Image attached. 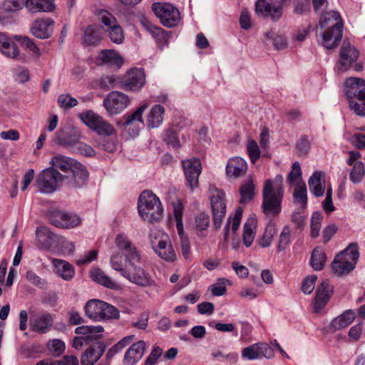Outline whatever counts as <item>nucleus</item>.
I'll return each mask as SVG.
<instances>
[{
    "mask_svg": "<svg viewBox=\"0 0 365 365\" xmlns=\"http://www.w3.org/2000/svg\"><path fill=\"white\" fill-rule=\"evenodd\" d=\"M51 168L60 170L64 185L71 187L83 186L88 178L86 168L76 160L63 155H56L51 160Z\"/></svg>",
    "mask_w": 365,
    "mask_h": 365,
    "instance_id": "obj_1",
    "label": "nucleus"
},
{
    "mask_svg": "<svg viewBox=\"0 0 365 365\" xmlns=\"http://www.w3.org/2000/svg\"><path fill=\"white\" fill-rule=\"evenodd\" d=\"M282 181V175H277L274 181L269 179L264 182L262 208L267 216H277L282 210L281 205L284 196Z\"/></svg>",
    "mask_w": 365,
    "mask_h": 365,
    "instance_id": "obj_2",
    "label": "nucleus"
},
{
    "mask_svg": "<svg viewBox=\"0 0 365 365\" xmlns=\"http://www.w3.org/2000/svg\"><path fill=\"white\" fill-rule=\"evenodd\" d=\"M336 21L330 29L326 31L322 35V43L327 49L336 47L342 38L343 23L338 11H330L321 15L319 25L321 29L325 28L329 24Z\"/></svg>",
    "mask_w": 365,
    "mask_h": 365,
    "instance_id": "obj_3",
    "label": "nucleus"
},
{
    "mask_svg": "<svg viewBox=\"0 0 365 365\" xmlns=\"http://www.w3.org/2000/svg\"><path fill=\"white\" fill-rule=\"evenodd\" d=\"M138 210L141 218L150 223L158 221L163 212L160 199L149 190H144L139 196Z\"/></svg>",
    "mask_w": 365,
    "mask_h": 365,
    "instance_id": "obj_4",
    "label": "nucleus"
},
{
    "mask_svg": "<svg viewBox=\"0 0 365 365\" xmlns=\"http://www.w3.org/2000/svg\"><path fill=\"white\" fill-rule=\"evenodd\" d=\"M84 310L86 315L91 319L100 322L110 319H118L120 316L119 311L114 306L99 299L88 300Z\"/></svg>",
    "mask_w": 365,
    "mask_h": 365,
    "instance_id": "obj_5",
    "label": "nucleus"
},
{
    "mask_svg": "<svg viewBox=\"0 0 365 365\" xmlns=\"http://www.w3.org/2000/svg\"><path fill=\"white\" fill-rule=\"evenodd\" d=\"M152 248L163 259L173 262L176 255L168 235L158 230H152L149 234Z\"/></svg>",
    "mask_w": 365,
    "mask_h": 365,
    "instance_id": "obj_6",
    "label": "nucleus"
},
{
    "mask_svg": "<svg viewBox=\"0 0 365 365\" xmlns=\"http://www.w3.org/2000/svg\"><path fill=\"white\" fill-rule=\"evenodd\" d=\"M36 185L40 192L52 193L59 186L64 185V180L61 178V173L54 168H48L38 174Z\"/></svg>",
    "mask_w": 365,
    "mask_h": 365,
    "instance_id": "obj_7",
    "label": "nucleus"
},
{
    "mask_svg": "<svg viewBox=\"0 0 365 365\" xmlns=\"http://www.w3.org/2000/svg\"><path fill=\"white\" fill-rule=\"evenodd\" d=\"M152 9L161 24L168 28L177 26L180 21L179 10L170 4L154 3Z\"/></svg>",
    "mask_w": 365,
    "mask_h": 365,
    "instance_id": "obj_8",
    "label": "nucleus"
},
{
    "mask_svg": "<svg viewBox=\"0 0 365 365\" xmlns=\"http://www.w3.org/2000/svg\"><path fill=\"white\" fill-rule=\"evenodd\" d=\"M214 191L210 198V203L213 225L216 230H218L221 227L226 214L225 194L222 190L217 188H215Z\"/></svg>",
    "mask_w": 365,
    "mask_h": 365,
    "instance_id": "obj_9",
    "label": "nucleus"
},
{
    "mask_svg": "<svg viewBox=\"0 0 365 365\" xmlns=\"http://www.w3.org/2000/svg\"><path fill=\"white\" fill-rule=\"evenodd\" d=\"M130 103L127 95L119 91L110 92L103 100V106L111 115L118 114L125 109Z\"/></svg>",
    "mask_w": 365,
    "mask_h": 365,
    "instance_id": "obj_10",
    "label": "nucleus"
},
{
    "mask_svg": "<svg viewBox=\"0 0 365 365\" xmlns=\"http://www.w3.org/2000/svg\"><path fill=\"white\" fill-rule=\"evenodd\" d=\"M184 174L187 186L193 190L199 184V176L202 171V165L199 158H192L182 160Z\"/></svg>",
    "mask_w": 365,
    "mask_h": 365,
    "instance_id": "obj_11",
    "label": "nucleus"
},
{
    "mask_svg": "<svg viewBox=\"0 0 365 365\" xmlns=\"http://www.w3.org/2000/svg\"><path fill=\"white\" fill-rule=\"evenodd\" d=\"M145 83V76L142 68H131L123 77L122 88L125 91H138Z\"/></svg>",
    "mask_w": 365,
    "mask_h": 365,
    "instance_id": "obj_12",
    "label": "nucleus"
},
{
    "mask_svg": "<svg viewBox=\"0 0 365 365\" xmlns=\"http://www.w3.org/2000/svg\"><path fill=\"white\" fill-rule=\"evenodd\" d=\"M55 21L51 18H38L30 26V32L39 39L49 38L53 34Z\"/></svg>",
    "mask_w": 365,
    "mask_h": 365,
    "instance_id": "obj_13",
    "label": "nucleus"
},
{
    "mask_svg": "<svg viewBox=\"0 0 365 365\" xmlns=\"http://www.w3.org/2000/svg\"><path fill=\"white\" fill-rule=\"evenodd\" d=\"M359 57V51L349 42L344 41L340 50L339 60L336 65L340 72L347 71Z\"/></svg>",
    "mask_w": 365,
    "mask_h": 365,
    "instance_id": "obj_14",
    "label": "nucleus"
},
{
    "mask_svg": "<svg viewBox=\"0 0 365 365\" xmlns=\"http://www.w3.org/2000/svg\"><path fill=\"white\" fill-rule=\"evenodd\" d=\"M174 216L176 221V227L180 238L181 252L185 259H188L190 253L189 238L185 235L182 224V206L178 204L174 207Z\"/></svg>",
    "mask_w": 365,
    "mask_h": 365,
    "instance_id": "obj_15",
    "label": "nucleus"
},
{
    "mask_svg": "<svg viewBox=\"0 0 365 365\" xmlns=\"http://www.w3.org/2000/svg\"><path fill=\"white\" fill-rule=\"evenodd\" d=\"M115 242L117 247L125 252L130 265H133L135 262H140L141 257L137 248L125 235L118 234Z\"/></svg>",
    "mask_w": 365,
    "mask_h": 365,
    "instance_id": "obj_16",
    "label": "nucleus"
},
{
    "mask_svg": "<svg viewBox=\"0 0 365 365\" xmlns=\"http://www.w3.org/2000/svg\"><path fill=\"white\" fill-rule=\"evenodd\" d=\"M255 12L264 18H269L272 21H277L282 16V5L273 6L267 0H257L255 3Z\"/></svg>",
    "mask_w": 365,
    "mask_h": 365,
    "instance_id": "obj_17",
    "label": "nucleus"
},
{
    "mask_svg": "<svg viewBox=\"0 0 365 365\" xmlns=\"http://www.w3.org/2000/svg\"><path fill=\"white\" fill-rule=\"evenodd\" d=\"M53 323V317L50 313L38 314L30 319L29 325L31 331L39 334L47 333Z\"/></svg>",
    "mask_w": 365,
    "mask_h": 365,
    "instance_id": "obj_18",
    "label": "nucleus"
},
{
    "mask_svg": "<svg viewBox=\"0 0 365 365\" xmlns=\"http://www.w3.org/2000/svg\"><path fill=\"white\" fill-rule=\"evenodd\" d=\"M333 286L329 283L328 280H324L317 287L314 304L315 312L325 307L333 294Z\"/></svg>",
    "mask_w": 365,
    "mask_h": 365,
    "instance_id": "obj_19",
    "label": "nucleus"
},
{
    "mask_svg": "<svg viewBox=\"0 0 365 365\" xmlns=\"http://www.w3.org/2000/svg\"><path fill=\"white\" fill-rule=\"evenodd\" d=\"M347 98L365 96V80L361 78H347L344 83Z\"/></svg>",
    "mask_w": 365,
    "mask_h": 365,
    "instance_id": "obj_20",
    "label": "nucleus"
},
{
    "mask_svg": "<svg viewBox=\"0 0 365 365\" xmlns=\"http://www.w3.org/2000/svg\"><path fill=\"white\" fill-rule=\"evenodd\" d=\"M105 351L106 346L103 342H98L90 346L81 356V365H93L100 359Z\"/></svg>",
    "mask_w": 365,
    "mask_h": 365,
    "instance_id": "obj_21",
    "label": "nucleus"
},
{
    "mask_svg": "<svg viewBox=\"0 0 365 365\" xmlns=\"http://www.w3.org/2000/svg\"><path fill=\"white\" fill-rule=\"evenodd\" d=\"M24 6L31 14L53 12L56 9L54 0H24Z\"/></svg>",
    "mask_w": 365,
    "mask_h": 365,
    "instance_id": "obj_22",
    "label": "nucleus"
},
{
    "mask_svg": "<svg viewBox=\"0 0 365 365\" xmlns=\"http://www.w3.org/2000/svg\"><path fill=\"white\" fill-rule=\"evenodd\" d=\"M247 170L246 161L240 157H235L229 160L226 167V173L229 177L237 178L244 175Z\"/></svg>",
    "mask_w": 365,
    "mask_h": 365,
    "instance_id": "obj_23",
    "label": "nucleus"
},
{
    "mask_svg": "<svg viewBox=\"0 0 365 365\" xmlns=\"http://www.w3.org/2000/svg\"><path fill=\"white\" fill-rule=\"evenodd\" d=\"M145 349L144 341L134 343L125 352L124 363L126 365H134L143 357Z\"/></svg>",
    "mask_w": 365,
    "mask_h": 365,
    "instance_id": "obj_24",
    "label": "nucleus"
},
{
    "mask_svg": "<svg viewBox=\"0 0 365 365\" xmlns=\"http://www.w3.org/2000/svg\"><path fill=\"white\" fill-rule=\"evenodd\" d=\"M133 271H127L123 276L129 281L141 287H146L151 284V279L149 274L141 267L132 265Z\"/></svg>",
    "mask_w": 365,
    "mask_h": 365,
    "instance_id": "obj_25",
    "label": "nucleus"
},
{
    "mask_svg": "<svg viewBox=\"0 0 365 365\" xmlns=\"http://www.w3.org/2000/svg\"><path fill=\"white\" fill-rule=\"evenodd\" d=\"M333 272L338 275L341 276L348 274L353 270L355 267L354 263L350 262L346 257L344 253H339L334 257L331 264Z\"/></svg>",
    "mask_w": 365,
    "mask_h": 365,
    "instance_id": "obj_26",
    "label": "nucleus"
},
{
    "mask_svg": "<svg viewBox=\"0 0 365 365\" xmlns=\"http://www.w3.org/2000/svg\"><path fill=\"white\" fill-rule=\"evenodd\" d=\"M355 318L356 314L353 310H346L331 322L329 329L333 332L343 329L351 324Z\"/></svg>",
    "mask_w": 365,
    "mask_h": 365,
    "instance_id": "obj_27",
    "label": "nucleus"
},
{
    "mask_svg": "<svg viewBox=\"0 0 365 365\" xmlns=\"http://www.w3.org/2000/svg\"><path fill=\"white\" fill-rule=\"evenodd\" d=\"M310 192L317 197H322L325 191V180L322 172L316 171L308 180Z\"/></svg>",
    "mask_w": 365,
    "mask_h": 365,
    "instance_id": "obj_28",
    "label": "nucleus"
},
{
    "mask_svg": "<svg viewBox=\"0 0 365 365\" xmlns=\"http://www.w3.org/2000/svg\"><path fill=\"white\" fill-rule=\"evenodd\" d=\"M0 51L6 56L15 58L19 51L17 45L4 33L0 32Z\"/></svg>",
    "mask_w": 365,
    "mask_h": 365,
    "instance_id": "obj_29",
    "label": "nucleus"
},
{
    "mask_svg": "<svg viewBox=\"0 0 365 365\" xmlns=\"http://www.w3.org/2000/svg\"><path fill=\"white\" fill-rule=\"evenodd\" d=\"M165 114V108L161 105H155L149 111L147 115V125L150 128L159 127L163 121Z\"/></svg>",
    "mask_w": 365,
    "mask_h": 365,
    "instance_id": "obj_30",
    "label": "nucleus"
},
{
    "mask_svg": "<svg viewBox=\"0 0 365 365\" xmlns=\"http://www.w3.org/2000/svg\"><path fill=\"white\" fill-rule=\"evenodd\" d=\"M53 265L56 269V273L62 279L66 281L71 280L75 274L74 268L72 264L63 259H53Z\"/></svg>",
    "mask_w": 365,
    "mask_h": 365,
    "instance_id": "obj_31",
    "label": "nucleus"
},
{
    "mask_svg": "<svg viewBox=\"0 0 365 365\" xmlns=\"http://www.w3.org/2000/svg\"><path fill=\"white\" fill-rule=\"evenodd\" d=\"M92 279L97 283L112 289H116L118 287V284L113 281L99 268L93 269L91 272Z\"/></svg>",
    "mask_w": 365,
    "mask_h": 365,
    "instance_id": "obj_32",
    "label": "nucleus"
},
{
    "mask_svg": "<svg viewBox=\"0 0 365 365\" xmlns=\"http://www.w3.org/2000/svg\"><path fill=\"white\" fill-rule=\"evenodd\" d=\"M140 23L143 28L148 31L153 37L158 41L167 40L169 37V32L164 31L160 27L154 26L148 19L142 17Z\"/></svg>",
    "mask_w": 365,
    "mask_h": 365,
    "instance_id": "obj_33",
    "label": "nucleus"
},
{
    "mask_svg": "<svg viewBox=\"0 0 365 365\" xmlns=\"http://www.w3.org/2000/svg\"><path fill=\"white\" fill-rule=\"evenodd\" d=\"M78 116L82 122L93 131H96V127L97 128L103 119L101 115L91 110L83 112Z\"/></svg>",
    "mask_w": 365,
    "mask_h": 365,
    "instance_id": "obj_34",
    "label": "nucleus"
},
{
    "mask_svg": "<svg viewBox=\"0 0 365 365\" xmlns=\"http://www.w3.org/2000/svg\"><path fill=\"white\" fill-rule=\"evenodd\" d=\"M78 116L82 122L93 131H96V127L97 128L103 119L101 115L91 110L83 112Z\"/></svg>",
    "mask_w": 365,
    "mask_h": 365,
    "instance_id": "obj_35",
    "label": "nucleus"
},
{
    "mask_svg": "<svg viewBox=\"0 0 365 365\" xmlns=\"http://www.w3.org/2000/svg\"><path fill=\"white\" fill-rule=\"evenodd\" d=\"M24 6V0H4L0 6V20L6 14L19 11Z\"/></svg>",
    "mask_w": 365,
    "mask_h": 365,
    "instance_id": "obj_36",
    "label": "nucleus"
},
{
    "mask_svg": "<svg viewBox=\"0 0 365 365\" xmlns=\"http://www.w3.org/2000/svg\"><path fill=\"white\" fill-rule=\"evenodd\" d=\"M36 235L38 242L43 248L50 247L55 238L54 234L46 227H38Z\"/></svg>",
    "mask_w": 365,
    "mask_h": 365,
    "instance_id": "obj_37",
    "label": "nucleus"
},
{
    "mask_svg": "<svg viewBox=\"0 0 365 365\" xmlns=\"http://www.w3.org/2000/svg\"><path fill=\"white\" fill-rule=\"evenodd\" d=\"M240 203L245 204L251 201L255 195V186L251 179L243 182L240 188Z\"/></svg>",
    "mask_w": 365,
    "mask_h": 365,
    "instance_id": "obj_38",
    "label": "nucleus"
},
{
    "mask_svg": "<svg viewBox=\"0 0 365 365\" xmlns=\"http://www.w3.org/2000/svg\"><path fill=\"white\" fill-rule=\"evenodd\" d=\"M148 107V103L144 102L135 112L131 114L125 115L123 118V120L119 121L118 124L122 125L123 127L132 124L134 121L143 122V113Z\"/></svg>",
    "mask_w": 365,
    "mask_h": 365,
    "instance_id": "obj_39",
    "label": "nucleus"
},
{
    "mask_svg": "<svg viewBox=\"0 0 365 365\" xmlns=\"http://www.w3.org/2000/svg\"><path fill=\"white\" fill-rule=\"evenodd\" d=\"M99 59L104 63L120 66L123 63V59L114 50H103L99 55Z\"/></svg>",
    "mask_w": 365,
    "mask_h": 365,
    "instance_id": "obj_40",
    "label": "nucleus"
},
{
    "mask_svg": "<svg viewBox=\"0 0 365 365\" xmlns=\"http://www.w3.org/2000/svg\"><path fill=\"white\" fill-rule=\"evenodd\" d=\"M327 260L326 254L322 251V248L317 247L314 249L312 253L310 264L314 269L322 270Z\"/></svg>",
    "mask_w": 365,
    "mask_h": 365,
    "instance_id": "obj_41",
    "label": "nucleus"
},
{
    "mask_svg": "<svg viewBox=\"0 0 365 365\" xmlns=\"http://www.w3.org/2000/svg\"><path fill=\"white\" fill-rule=\"evenodd\" d=\"M127 262H129L127 256L119 252L112 255L110 260L112 268L119 272L122 276H124L127 272L124 268Z\"/></svg>",
    "mask_w": 365,
    "mask_h": 365,
    "instance_id": "obj_42",
    "label": "nucleus"
},
{
    "mask_svg": "<svg viewBox=\"0 0 365 365\" xmlns=\"http://www.w3.org/2000/svg\"><path fill=\"white\" fill-rule=\"evenodd\" d=\"M276 234V225L272 220H270L265 228L264 234L259 240V245L262 247H269L271 245L273 237Z\"/></svg>",
    "mask_w": 365,
    "mask_h": 365,
    "instance_id": "obj_43",
    "label": "nucleus"
},
{
    "mask_svg": "<svg viewBox=\"0 0 365 365\" xmlns=\"http://www.w3.org/2000/svg\"><path fill=\"white\" fill-rule=\"evenodd\" d=\"M365 176V168L363 162H356L349 173V179L354 184L360 183Z\"/></svg>",
    "mask_w": 365,
    "mask_h": 365,
    "instance_id": "obj_44",
    "label": "nucleus"
},
{
    "mask_svg": "<svg viewBox=\"0 0 365 365\" xmlns=\"http://www.w3.org/2000/svg\"><path fill=\"white\" fill-rule=\"evenodd\" d=\"M97 16H98L99 20L103 24V29H108L110 27H113L117 24H118L117 19L109 11L101 9L97 11Z\"/></svg>",
    "mask_w": 365,
    "mask_h": 365,
    "instance_id": "obj_45",
    "label": "nucleus"
},
{
    "mask_svg": "<svg viewBox=\"0 0 365 365\" xmlns=\"http://www.w3.org/2000/svg\"><path fill=\"white\" fill-rule=\"evenodd\" d=\"M79 361L74 355H65L60 360L56 361H41L36 365H78Z\"/></svg>",
    "mask_w": 365,
    "mask_h": 365,
    "instance_id": "obj_46",
    "label": "nucleus"
},
{
    "mask_svg": "<svg viewBox=\"0 0 365 365\" xmlns=\"http://www.w3.org/2000/svg\"><path fill=\"white\" fill-rule=\"evenodd\" d=\"M109 36L110 41L116 44H121L125 38L123 31L119 24H117L104 31Z\"/></svg>",
    "mask_w": 365,
    "mask_h": 365,
    "instance_id": "obj_47",
    "label": "nucleus"
},
{
    "mask_svg": "<svg viewBox=\"0 0 365 365\" xmlns=\"http://www.w3.org/2000/svg\"><path fill=\"white\" fill-rule=\"evenodd\" d=\"M294 202L302 205V208L307 204V187L304 183L297 184L293 194Z\"/></svg>",
    "mask_w": 365,
    "mask_h": 365,
    "instance_id": "obj_48",
    "label": "nucleus"
},
{
    "mask_svg": "<svg viewBox=\"0 0 365 365\" xmlns=\"http://www.w3.org/2000/svg\"><path fill=\"white\" fill-rule=\"evenodd\" d=\"M347 99L351 110L358 115L365 116V96Z\"/></svg>",
    "mask_w": 365,
    "mask_h": 365,
    "instance_id": "obj_49",
    "label": "nucleus"
},
{
    "mask_svg": "<svg viewBox=\"0 0 365 365\" xmlns=\"http://www.w3.org/2000/svg\"><path fill=\"white\" fill-rule=\"evenodd\" d=\"M83 40L88 45H96L101 41L98 30L93 26H88L85 31Z\"/></svg>",
    "mask_w": 365,
    "mask_h": 365,
    "instance_id": "obj_50",
    "label": "nucleus"
},
{
    "mask_svg": "<svg viewBox=\"0 0 365 365\" xmlns=\"http://www.w3.org/2000/svg\"><path fill=\"white\" fill-rule=\"evenodd\" d=\"M291 228L289 225L283 227L279 237L277 250L282 252L289 245L291 242Z\"/></svg>",
    "mask_w": 365,
    "mask_h": 365,
    "instance_id": "obj_51",
    "label": "nucleus"
},
{
    "mask_svg": "<svg viewBox=\"0 0 365 365\" xmlns=\"http://www.w3.org/2000/svg\"><path fill=\"white\" fill-rule=\"evenodd\" d=\"M58 106L64 110H69L78 103V100L68 93L61 94L58 97Z\"/></svg>",
    "mask_w": 365,
    "mask_h": 365,
    "instance_id": "obj_52",
    "label": "nucleus"
},
{
    "mask_svg": "<svg viewBox=\"0 0 365 365\" xmlns=\"http://www.w3.org/2000/svg\"><path fill=\"white\" fill-rule=\"evenodd\" d=\"M287 180L291 184H302V171L299 162H294L292 166V171L289 173Z\"/></svg>",
    "mask_w": 365,
    "mask_h": 365,
    "instance_id": "obj_53",
    "label": "nucleus"
},
{
    "mask_svg": "<svg viewBox=\"0 0 365 365\" xmlns=\"http://www.w3.org/2000/svg\"><path fill=\"white\" fill-rule=\"evenodd\" d=\"M63 143L66 145H73L76 150L85 156L93 157L96 154L94 149L91 146L83 142L76 141L73 143L65 142Z\"/></svg>",
    "mask_w": 365,
    "mask_h": 365,
    "instance_id": "obj_54",
    "label": "nucleus"
},
{
    "mask_svg": "<svg viewBox=\"0 0 365 365\" xmlns=\"http://www.w3.org/2000/svg\"><path fill=\"white\" fill-rule=\"evenodd\" d=\"M322 215L320 212H315L311 218V236L316 238L319 236L321 230Z\"/></svg>",
    "mask_w": 365,
    "mask_h": 365,
    "instance_id": "obj_55",
    "label": "nucleus"
},
{
    "mask_svg": "<svg viewBox=\"0 0 365 365\" xmlns=\"http://www.w3.org/2000/svg\"><path fill=\"white\" fill-rule=\"evenodd\" d=\"M247 150L252 163H255L260 157V150L257 142L254 140H249L247 144Z\"/></svg>",
    "mask_w": 365,
    "mask_h": 365,
    "instance_id": "obj_56",
    "label": "nucleus"
},
{
    "mask_svg": "<svg viewBox=\"0 0 365 365\" xmlns=\"http://www.w3.org/2000/svg\"><path fill=\"white\" fill-rule=\"evenodd\" d=\"M163 140L168 145L175 149H178L180 147L178 135L172 129H168L165 131L163 134Z\"/></svg>",
    "mask_w": 365,
    "mask_h": 365,
    "instance_id": "obj_57",
    "label": "nucleus"
},
{
    "mask_svg": "<svg viewBox=\"0 0 365 365\" xmlns=\"http://www.w3.org/2000/svg\"><path fill=\"white\" fill-rule=\"evenodd\" d=\"M340 253H344L345 257L351 263H354V266L356 264V261L359 258V253L358 252L357 245L355 243L351 244L344 250Z\"/></svg>",
    "mask_w": 365,
    "mask_h": 365,
    "instance_id": "obj_58",
    "label": "nucleus"
},
{
    "mask_svg": "<svg viewBox=\"0 0 365 365\" xmlns=\"http://www.w3.org/2000/svg\"><path fill=\"white\" fill-rule=\"evenodd\" d=\"M95 132L99 135L110 136L115 133V129L109 122L103 119L98 126L96 127Z\"/></svg>",
    "mask_w": 365,
    "mask_h": 365,
    "instance_id": "obj_59",
    "label": "nucleus"
},
{
    "mask_svg": "<svg viewBox=\"0 0 365 365\" xmlns=\"http://www.w3.org/2000/svg\"><path fill=\"white\" fill-rule=\"evenodd\" d=\"M306 217L304 212L301 210L294 211L291 216V220L295 225V228L298 230H303L305 225Z\"/></svg>",
    "mask_w": 365,
    "mask_h": 365,
    "instance_id": "obj_60",
    "label": "nucleus"
},
{
    "mask_svg": "<svg viewBox=\"0 0 365 365\" xmlns=\"http://www.w3.org/2000/svg\"><path fill=\"white\" fill-rule=\"evenodd\" d=\"M196 228L199 231L207 230L210 225V216L205 212H200L195 217Z\"/></svg>",
    "mask_w": 365,
    "mask_h": 365,
    "instance_id": "obj_61",
    "label": "nucleus"
},
{
    "mask_svg": "<svg viewBox=\"0 0 365 365\" xmlns=\"http://www.w3.org/2000/svg\"><path fill=\"white\" fill-rule=\"evenodd\" d=\"M317 276L314 274L307 277L302 282V290L306 294H309L314 289L317 281Z\"/></svg>",
    "mask_w": 365,
    "mask_h": 365,
    "instance_id": "obj_62",
    "label": "nucleus"
},
{
    "mask_svg": "<svg viewBox=\"0 0 365 365\" xmlns=\"http://www.w3.org/2000/svg\"><path fill=\"white\" fill-rule=\"evenodd\" d=\"M63 228H71L77 226L81 222V219L76 215L65 212V217L63 219Z\"/></svg>",
    "mask_w": 365,
    "mask_h": 365,
    "instance_id": "obj_63",
    "label": "nucleus"
},
{
    "mask_svg": "<svg viewBox=\"0 0 365 365\" xmlns=\"http://www.w3.org/2000/svg\"><path fill=\"white\" fill-rule=\"evenodd\" d=\"M311 145L307 136H303L296 144V150L299 155H305L308 153Z\"/></svg>",
    "mask_w": 365,
    "mask_h": 365,
    "instance_id": "obj_64",
    "label": "nucleus"
}]
</instances>
